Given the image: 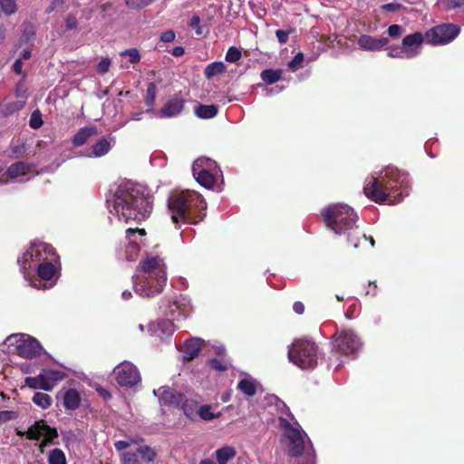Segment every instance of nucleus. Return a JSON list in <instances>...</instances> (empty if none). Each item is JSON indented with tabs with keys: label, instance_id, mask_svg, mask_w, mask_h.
<instances>
[{
	"label": "nucleus",
	"instance_id": "obj_1",
	"mask_svg": "<svg viewBox=\"0 0 464 464\" xmlns=\"http://www.w3.org/2000/svg\"><path fill=\"white\" fill-rule=\"evenodd\" d=\"M109 211L119 220L126 222L135 220L140 222L146 219L152 210L150 197L145 196L141 186L124 182L119 185L113 198L108 200Z\"/></svg>",
	"mask_w": 464,
	"mask_h": 464
},
{
	"label": "nucleus",
	"instance_id": "obj_2",
	"mask_svg": "<svg viewBox=\"0 0 464 464\" xmlns=\"http://www.w3.org/2000/svg\"><path fill=\"white\" fill-rule=\"evenodd\" d=\"M408 177L396 168L389 167L380 177H372L363 187L365 196L372 200L389 204L399 203L407 195Z\"/></svg>",
	"mask_w": 464,
	"mask_h": 464
},
{
	"label": "nucleus",
	"instance_id": "obj_3",
	"mask_svg": "<svg viewBox=\"0 0 464 464\" xmlns=\"http://www.w3.org/2000/svg\"><path fill=\"white\" fill-rule=\"evenodd\" d=\"M166 283L164 260L158 255L146 253L133 276L135 293L142 297H152L162 292Z\"/></svg>",
	"mask_w": 464,
	"mask_h": 464
},
{
	"label": "nucleus",
	"instance_id": "obj_4",
	"mask_svg": "<svg viewBox=\"0 0 464 464\" xmlns=\"http://www.w3.org/2000/svg\"><path fill=\"white\" fill-rule=\"evenodd\" d=\"M168 208L173 223L198 224L206 216L207 203L198 192L183 190L169 196Z\"/></svg>",
	"mask_w": 464,
	"mask_h": 464
},
{
	"label": "nucleus",
	"instance_id": "obj_5",
	"mask_svg": "<svg viewBox=\"0 0 464 464\" xmlns=\"http://www.w3.org/2000/svg\"><path fill=\"white\" fill-rule=\"evenodd\" d=\"M290 418L291 420L283 416L278 417V427L282 431L283 442L288 454L297 457L305 452L308 456L314 457V450L306 433L294 415H290Z\"/></svg>",
	"mask_w": 464,
	"mask_h": 464
},
{
	"label": "nucleus",
	"instance_id": "obj_6",
	"mask_svg": "<svg viewBox=\"0 0 464 464\" xmlns=\"http://www.w3.org/2000/svg\"><path fill=\"white\" fill-rule=\"evenodd\" d=\"M326 226L335 234L341 235L353 229L357 221V215L347 205L334 204L322 210Z\"/></svg>",
	"mask_w": 464,
	"mask_h": 464
},
{
	"label": "nucleus",
	"instance_id": "obj_7",
	"mask_svg": "<svg viewBox=\"0 0 464 464\" xmlns=\"http://www.w3.org/2000/svg\"><path fill=\"white\" fill-rule=\"evenodd\" d=\"M1 350L7 353L18 354L32 359L38 356L42 347L37 340L27 334H17L9 335L1 344Z\"/></svg>",
	"mask_w": 464,
	"mask_h": 464
},
{
	"label": "nucleus",
	"instance_id": "obj_8",
	"mask_svg": "<svg viewBox=\"0 0 464 464\" xmlns=\"http://www.w3.org/2000/svg\"><path fill=\"white\" fill-rule=\"evenodd\" d=\"M288 358L302 369H313L317 364V346L308 339L295 340L288 349Z\"/></svg>",
	"mask_w": 464,
	"mask_h": 464
},
{
	"label": "nucleus",
	"instance_id": "obj_9",
	"mask_svg": "<svg viewBox=\"0 0 464 464\" xmlns=\"http://www.w3.org/2000/svg\"><path fill=\"white\" fill-rule=\"evenodd\" d=\"M192 173L195 179L206 188H214L222 172L217 163L208 158H198L192 165Z\"/></svg>",
	"mask_w": 464,
	"mask_h": 464
},
{
	"label": "nucleus",
	"instance_id": "obj_10",
	"mask_svg": "<svg viewBox=\"0 0 464 464\" xmlns=\"http://www.w3.org/2000/svg\"><path fill=\"white\" fill-rule=\"evenodd\" d=\"M54 256L53 248L45 243L33 244L29 249L18 259L21 269L26 277V270L33 266H38V264L48 260Z\"/></svg>",
	"mask_w": 464,
	"mask_h": 464
},
{
	"label": "nucleus",
	"instance_id": "obj_11",
	"mask_svg": "<svg viewBox=\"0 0 464 464\" xmlns=\"http://www.w3.org/2000/svg\"><path fill=\"white\" fill-rule=\"evenodd\" d=\"M362 341L353 330L347 329L337 332L333 340L334 349L344 355H353L362 348Z\"/></svg>",
	"mask_w": 464,
	"mask_h": 464
},
{
	"label": "nucleus",
	"instance_id": "obj_12",
	"mask_svg": "<svg viewBox=\"0 0 464 464\" xmlns=\"http://www.w3.org/2000/svg\"><path fill=\"white\" fill-rule=\"evenodd\" d=\"M66 377L60 370H44L35 377H26L25 384L34 390L52 391L54 386Z\"/></svg>",
	"mask_w": 464,
	"mask_h": 464
},
{
	"label": "nucleus",
	"instance_id": "obj_13",
	"mask_svg": "<svg viewBox=\"0 0 464 464\" xmlns=\"http://www.w3.org/2000/svg\"><path fill=\"white\" fill-rule=\"evenodd\" d=\"M113 373L117 383L121 387H133L141 381L138 368L128 361L118 364L114 368Z\"/></svg>",
	"mask_w": 464,
	"mask_h": 464
},
{
	"label": "nucleus",
	"instance_id": "obj_14",
	"mask_svg": "<svg viewBox=\"0 0 464 464\" xmlns=\"http://www.w3.org/2000/svg\"><path fill=\"white\" fill-rule=\"evenodd\" d=\"M459 34V28L452 24H443L435 26L426 33L428 43L434 45H443L453 41Z\"/></svg>",
	"mask_w": 464,
	"mask_h": 464
},
{
	"label": "nucleus",
	"instance_id": "obj_15",
	"mask_svg": "<svg viewBox=\"0 0 464 464\" xmlns=\"http://www.w3.org/2000/svg\"><path fill=\"white\" fill-rule=\"evenodd\" d=\"M146 232L144 229L129 228L126 231V258L128 260H135L141 247L144 246V237Z\"/></svg>",
	"mask_w": 464,
	"mask_h": 464
},
{
	"label": "nucleus",
	"instance_id": "obj_16",
	"mask_svg": "<svg viewBox=\"0 0 464 464\" xmlns=\"http://www.w3.org/2000/svg\"><path fill=\"white\" fill-rule=\"evenodd\" d=\"M57 436V430L51 428L43 420L36 421L27 430V438L29 440H39L44 438L40 445L41 448L47 446Z\"/></svg>",
	"mask_w": 464,
	"mask_h": 464
},
{
	"label": "nucleus",
	"instance_id": "obj_17",
	"mask_svg": "<svg viewBox=\"0 0 464 464\" xmlns=\"http://www.w3.org/2000/svg\"><path fill=\"white\" fill-rule=\"evenodd\" d=\"M424 37L421 33L408 34L402 39V47L406 53V59H411L420 53Z\"/></svg>",
	"mask_w": 464,
	"mask_h": 464
},
{
	"label": "nucleus",
	"instance_id": "obj_18",
	"mask_svg": "<svg viewBox=\"0 0 464 464\" xmlns=\"http://www.w3.org/2000/svg\"><path fill=\"white\" fill-rule=\"evenodd\" d=\"M153 394L159 398L161 405L179 407L183 402V394L169 387L155 389Z\"/></svg>",
	"mask_w": 464,
	"mask_h": 464
},
{
	"label": "nucleus",
	"instance_id": "obj_19",
	"mask_svg": "<svg viewBox=\"0 0 464 464\" xmlns=\"http://www.w3.org/2000/svg\"><path fill=\"white\" fill-rule=\"evenodd\" d=\"M389 43L386 37L375 38L369 34H362L358 39L360 49L364 51L375 52L384 48Z\"/></svg>",
	"mask_w": 464,
	"mask_h": 464
},
{
	"label": "nucleus",
	"instance_id": "obj_20",
	"mask_svg": "<svg viewBox=\"0 0 464 464\" xmlns=\"http://www.w3.org/2000/svg\"><path fill=\"white\" fill-rule=\"evenodd\" d=\"M66 410H75L80 406L81 396L77 390L68 389L59 392Z\"/></svg>",
	"mask_w": 464,
	"mask_h": 464
},
{
	"label": "nucleus",
	"instance_id": "obj_21",
	"mask_svg": "<svg viewBox=\"0 0 464 464\" xmlns=\"http://www.w3.org/2000/svg\"><path fill=\"white\" fill-rule=\"evenodd\" d=\"M203 340L200 338H190L184 343L183 353L184 359L187 361L192 360L197 357L203 344Z\"/></svg>",
	"mask_w": 464,
	"mask_h": 464
},
{
	"label": "nucleus",
	"instance_id": "obj_22",
	"mask_svg": "<svg viewBox=\"0 0 464 464\" xmlns=\"http://www.w3.org/2000/svg\"><path fill=\"white\" fill-rule=\"evenodd\" d=\"M183 109V101L179 98L169 100L160 110L162 117H173L179 114Z\"/></svg>",
	"mask_w": 464,
	"mask_h": 464
},
{
	"label": "nucleus",
	"instance_id": "obj_23",
	"mask_svg": "<svg viewBox=\"0 0 464 464\" xmlns=\"http://www.w3.org/2000/svg\"><path fill=\"white\" fill-rule=\"evenodd\" d=\"M121 67L129 68L130 64L138 63L140 61V52L136 48L128 49L120 53Z\"/></svg>",
	"mask_w": 464,
	"mask_h": 464
},
{
	"label": "nucleus",
	"instance_id": "obj_24",
	"mask_svg": "<svg viewBox=\"0 0 464 464\" xmlns=\"http://www.w3.org/2000/svg\"><path fill=\"white\" fill-rule=\"evenodd\" d=\"M97 129L94 126L82 128L74 135L72 143L76 147L83 145L91 137L97 135Z\"/></svg>",
	"mask_w": 464,
	"mask_h": 464
},
{
	"label": "nucleus",
	"instance_id": "obj_25",
	"mask_svg": "<svg viewBox=\"0 0 464 464\" xmlns=\"http://www.w3.org/2000/svg\"><path fill=\"white\" fill-rule=\"evenodd\" d=\"M52 261L53 258L50 257L48 260L38 264L37 271L41 279L48 281L54 276L56 268L53 265Z\"/></svg>",
	"mask_w": 464,
	"mask_h": 464
},
{
	"label": "nucleus",
	"instance_id": "obj_26",
	"mask_svg": "<svg viewBox=\"0 0 464 464\" xmlns=\"http://www.w3.org/2000/svg\"><path fill=\"white\" fill-rule=\"evenodd\" d=\"M237 388L244 394L253 396L256 392L257 382L252 378H244L238 382Z\"/></svg>",
	"mask_w": 464,
	"mask_h": 464
},
{
	"label": "nucleus",
	"instance_id": "obj_27",
	"mask_svg": "<svg viewBox=\"0 0 464 464\" xmlns=\"http://www.w3.org/2000/svg\"><path fill=\"white\" fill-rule=\"evenodd\" d=\"M218 464H227L236 456V450L232 447H223L215 452Z\"/></svg>",
	"mask_w": 464,
	"mask_h": 464
},
{
	"label": "nucleus",
	"instance_id": "obj_28",
	"mask_svg": "<svg viewBox=\"0 0 464 464\" xmlns=\"http://www.w3.org/2000/svg\"><path fill=\"white\" fill-rule=\"evenodd\" d=\"M111 149V143L106 139L99 140L93 146L92 150V154L90 156L93 157H102L107 154Z\"/></svg>",
	"mask_w": 464,
	"mask_h": 464
},
{
	"label": "nucleus",
	"instance_id": "obj_29",
	"mask_svg": "<svg viewBox=\"0 0 464 464\" xmlns=\"http://www.w3.org/2000/svg\"><path fill=\"white\" fill-rule=\"evenodd\" d=\"M221 416L220 412H216L215 408L211 405L199 406L198 411V417L203 420H212Z\"/></svg>",
	"mask_w": 464,
	"mask_h": 464
},
{
	"label": "nucleus",
	"instance_id": "obj_30",
	"mask_svg": "<svg viewBox=\"0 0 464 464\" xmlns=\"http://www.w3.org/2000/svg\"><path fill=\"white\" fill-rule=\"evenodd\" d=\"M225 71L226 65L223 62H214L207 65L204 74L208 79H210L223 73Z\"/></svg>",
	"mask_w": 464,
	"mask_h": 464
},
{
	"label": "nucleus",
	"instance_id": "obj_31",
	"mask_svg": "<svg viewBox=\"0 0 464 464\" xmlns=\"http://www.w3.org/2000/svg\"><path fill=\"white\" fill-rule=\"evenodd\" d=\"M195 113L198 118L210 119L217 115L218 108L215 105H199L195 109Z\"/></svg>",
	"mask_w": 464,
	"mask_h": 464
},
{
	"label": "nucleus",
	"instance_id": "obj_32",
	"mask_svg": "<svg viewBox=\"0 0 464 464\" xmlns=\"http://www.w3.org/2000/svg\"><path fill=\"white\" fill-rule=\"evenodd\" d=\"M267 400H268L269 403H275L276 408L278 413L280 414L279 417L283 416L285 418H287L288 420H291L290 415H293V414L289 411L288 407L283 401L279 400L275 395H270L267 398Z\"/></svg>",
	"mask_w": 464,
	"mask_h": 464
},
{
	"label": "nucleus",
	"instance_id": "obj_33",
	"mask_svg": "<svg viewBox=\"0 0 464 464\" xmlns=\"http://www.w3.org/2000/svg\"><path fill=\"white\" fill-rule=\"evenodd\" d=\"M282 70H264L262 71L260 76L261 79L267 84H273L279 81L282 77Z\"/></svg>",
	"mask_w": 464,
	"mask_h": 464
},
{
	"label": "nucleus",
	"instance_id": "obj_34",
	"mask_svg": "<svg viewBox=\"0 0 464 464\" xmlns=\"http://www.w3.org/2000/svg\"><path fill=\"white\" fill-rule=\"evenodd\" d=\"M29 168L23 162H16L12 164L7 169V175L11 179L18 178L24 175L28 171Z\"/></svg>",
	"mask_w": 464,
	"mask_h": 464
},
{
	"label": "nucleus",
	"instance_id": "obj_35",
	"mask_svg": "<svg viewBox=\"0 0 464 464\" xmlns=\"http://www.w3.org/2000/svg\"><path fill=\"white\" fill-rule=\"evenodd\" d=\"M183 409L184 414L191 419L196 420L198 417V411L199 406L193 401H184L180 405Z\"/></svg>",
	"mask_w": 464,
	"mask_h": 464
},
{
	"label": "nucleus",
	"instance_id": "obj_36",
	"mask_svg": "<svg viewBox=\"0 0 464 464\" xmlns=\"http://www.w3.org/2000/svg\"><path fill=\"white\" fill-rule=\"evenodd\" d=\"M48 464H67L64 452L60 449H53L48 454Z\"/></svg>",
	"mask_w": 464,
	"mask_h": 464
},
{
	"label": "nucleus",
	"instance_id": "obj_37",
	"mask_svg": "<svg viewBox=\"0 0 464 464\" xmlns=\"http://www.w3.org/2000/svg\"><path fill=\"white\" fill-rule=\"evenodd\" d=\"M33 401L42 409H47L52 405V398L47 393L36 392L33 397Z\"/></svg>",
	"mask_w": 464,
	"mask_h": 464
},
{
	"label": "nucleus",
	"instance_id": "obj_38",
	"mask_svg": "<svg viewBox=\"0 0 464 464\" xmlns=\"http://www.w3.org/2000/svg\"><path fill=\"white\" fill-rule=\"evenodd\" d=\"M156 99V85L153 82L149 83L147 92H146V97H145V102L146 105L149 107L150 110H151L154 106Z\"/></svg>",
	"mask_w": 464,
	"mask_h": 464
},
{
	"label": "nucleus",
	"instance_id": "obj_39",
	"mask_svg": "<svg viewBox=\"0 0 464 464\" xmlns=\"http://www.w3.org/2000/svg\"><path fill=\"white\" fill-rule=\"evenodd\" d=\"M137 453L138 455H140L141 458L147 462L153 461L156 457L155 451L149 446L140 447L137 450Z\"/></svg>",
	"mask_w": 464,
	"mask_h": 464
},
{
	"label": "nucleus",
	"instance_id": "obj_40",
	"mask_svg": "<svg viewBox=\"0 0 464 464\" xmlns=\"http://www.w3.org/2000/svg\"><path fill=\"white\" fill-rule=\"evenodd\" d=\"M158 330L162 333L158 334V336L162 338L164 334L170 335L174 332V325L169 320H164L158 324Z\"/></svg>",
	"mask_w": 464,
	"mask_h": 464
},
{
	"label": "nucleus",
	"instance_id": "obj_41",
	"mask_svg": "<svg viewBox=\"0 0 464 464\" xmlns=\"http://www.w3.org/2000/svg\"><path fill=\"white\" fill-rule=\"evenodd\" d=\"M0 5L4 13L8 15L17 10L16 0H0Z\"/></svg>",
	"mask_w": 464,
	"mask_h": 464
},
{
	"label": "nucleus",
	"instance_id": "obj_42",
	"mask_svg": "<svg viewBox=\"0 0 464 464\" xmlns=\"http://www.w3.org/2000/svg\"><path fill=\"white\" fill-rule=\"evenodd\" d=\"M387 51V55L391 58L406 59V53H404L402 45L390 46Z\"/></svg>",
	"mask_w": 464,
	"mask_h": 464
},
{
	"label": "nucleus",
	"instance_id": "obj_43",
	"mask_svg": "<svg viewBox=\"0 0 464 464\" xmlns=\"http://www.w3.org/2000/svg\"><path fill=\"white\" fill-rule=\"evenodd\" d=\"M438 4L446 10H451L462 6L464 0H438Z\"/></svg>",
	"mask_w": 464,
	"mask_h": 464
},
{
	"label": "nucleus",
	"instance_id": "obj_44",
	"mask_svg": "<svg viewBox=\"0 0 464 464\" xmlns=\"http://www.w3.org/2000/svg\"><path fill=\"white\" fill-rule=\"evenodd\" d=\"M121 464H140L137 452H123L121 454Z\"/></svg>",
	"mask_w": 464,
	"mask_h": 464
},
{
	"label": "nucleus",
	"instance_id": "obj_45",
	"mask_svg": "<svg viewBox=\"0 0 464 464\" xmlns=\"http://www.w3.org/2000/svg\"><path fill=\"white\" fill-rule=\"evenodd\" d=\"M242 54L237 47H230L226 53V61L229 63H236L241 58Z\"/></svg>",
	"mask_w": 464,
	"mask_h": 464
},
{
	"label": "nucleus",
	"instance_id": "obj_46",
	"mask_svg": "<svg viewBox=\"0 0 464 464\" xmlns=\"http://www.w3.org/2000/svg\"><path fill=\"white\" fill-rule=\"evenodd\" d=\"M303 62H304V54L302 53H298L293 58V60L291 62H289L288 67L293 72H295L297 69L302 67Z\"/></svg>",
	"mask_w": 464,
	"mask_h": 464
},
{
	"label": "nucleus",
	"instance_id": "obj_47",
	"mask_svg": "<svg viewBox=\"0 0 464 464\" xmlns=\"http://www.w3.org/2000/svg\"><path fill=\"white\" fill-rule=\"evenodd\" d=\"M154 0H125L128 7L132 9H140L147 6Z\"/></svg>",
	"mask_w": 464,
	"mask_h": 464
},
{
	"label": "nucleus",
	"instance_id": "obj_48",
	"mask_svg": "<svg viewBox=\"0 0 464 464\" xmlns=\"http://www.w3.org/2000/svg\"><path fill=\"white\" fill-rule=\"evenodd\" d=\"M18 417L16 411H0V424L5 423L9 420H15Z\"/></svg>",
	"mask_w": 464,
	"mask_h": 464
},
{
	"label": "nucleus",
	"instance_id": "obj_49",
	"mask_svg": "<svg viewBox=\"0 0 464 464\" xmlns=\"http://www.w3.org/2000/svg\"><path fill=\"white\" fill-rule=\"evenodd\" d=\"M43 120L39 111H34L30 118V127L33 129H38L43 125Z\"/></svg>",
	"mask_w": 464,
	"mask_h": 464
},
{
	"label": "nucleus",
	"instance_id": "obj_50",
	"mask_svg": "<svg viewBox=\"0 0 464 464\" xmlns=\"http://www.w3.org/2000/svg\"><path fill=\"white\" fill-rule=\"evenodd\" d=\"M209 365L211 368L217 370V371H226L228 367V362L225 361H220L217 359H213L209 361Z\"/></svg>",
	"mask_w": 464,
	"mask_h": 464
},
{
	"label": "nucleus",
	"instance_id": "obj_51",
	"mask_svg": "<svg viewBox=\"0 0 464 464\" xmlns=\"http://www.w3.org/2000/svg\"><path fill=\"white\" fill-rule=\"evenodd\" d=\"M200 17L198 15H193L189 21V26L195 29V32L198 35H201L203 34V29L199 25Z\"/></svg>",
	"mask_w": 464,
	"mask_h": 464
},
{
	"label": "nucleus",
	"instance_id": "obj_52",
	"mask_svg": "<svg viewBox=\"0 0 464 464\" xmlns=\"http://www.w3.org/2000/svg\"><path fill=\"white\" fill-rule=\"evenodd\" d=\"M111 66V60L108 57L102 58L97 65V71L100 73H105L109 71Z\"/></svg>",
	"mask_w": 464,
	"mask_h": 464
},
{
	"label": "nucleus",
	"instance_id": "obj_53",
	"mask_svg": "<svg viewBox=\"0 0 464 464\" xmlns=\"http://www.w3.org/2000/svg\"><path fill=\"white\" fill-rule=\"evenodd\" d=\"M402 33H403L402 27L398 24L390 25L388 28L389 36L393 37V38L401 36L402 34Z\"/></svg>",
	"mask_w": 464,
	"mask_h": 464
},
{
	"label": "nucleus",
	"instance_id": "obj_54",
	"mask_svg": "<svg viewBox=\"0 0 464 464\" xmlns=\"http://www.w3.org/2000/svg\"><path fill=\"white\" fill-rule=\"evenodd\" d=\"M132 443H134L133 440H118L114 443V447L118 451H122L129 448Z\"/></svg>",
	"mask_w": 464,
	"mask_h": 464
},
{
	"label": "nucleus",
	"instance_id": "obj_55",
	"mask_svg": "<svg viewBox=\"0 0 464 464\" xmlns=\"http://www.w3.org/2000/svg\"><path fill=\"white\" fill-rule=\"evenodd\" d=\"M175 39V33L172 30L161 34L160 40L164 43H171Z\"/></svg>",
	"mask_w": 464,
	"mask_h": 464
},
{
	"label": "nucleus",
	"instance_id": "obj_56",
	"mask_svg": "<svg viewBox=\"0 0 464 464\" xmlns=\"http://www.w3.org/2000/svg\"><path fill=\"white\" fill-rule=\"evenodd\" d=\"M289 34H290L289 31H283V30H277L276 32V35L280 44H285L287 42Z\"/></svg>",
	"mask_w": 464,
	"mask_h": 464
},
{
	"label": "nucleus",
	"instance_id": "obj_57",
	"mask_svg": "<svg viewBox=\"0 0 464 464\" xmlns=\"http://www.w3.org/2000/svg\"><path fill=\"white\" fill-rule=\"evenodd\" d=\"M65 25H66V28L69 30L75 29L78 25L76 17L73 15H69L66 18Z\"/></svg>",
	"mask_w": 464,
	"mask_h": 464
},
{
	"label": "nucleus",
	"instance_id": "obj_58",
	"mask_svg": "<svg viewBox=\"0 0 464 464\" xmlns=\"http://www.w3.org/2000/svg\"><path fill=\"white\" fill-rule=\"evenodd\" d=\"M401 5L398 3H389L382 5V9L388 11V12H396L398 11Z\"/></svg>",
	"mask_w": 464,
	"mask_h": 464
},
{
	"label": "nucleus",
	"instance_id": "obj_59",
	"mask_svg": "<svg viewBox=\"0 0 464 464\" xmlns=\"http://www.w3.org/2000/svg\"><path fill=\"white\" fill-rule=\"evenodd\" d=\"M101 10L102 13H104L105 14H111V12H114V7H113V5L111 3H104L101 5Z\"/></svg>",
	"mask_w": 464,
	"mask_h": 464
},
{
	"label": "nucleus",
	"instance_id": "obj_60",
	"mask_svg": "<svg viewBox=\"0 0 464 464\" xmlns=\"http://www.w3.org/2000/svg\"><path fill=\"white\" fill-rule=\"evenodd\" d=\"M293 309L294 311L298 314H302L304 311V306L303 304V303L301 302H295L294 304H293Z\"/></svg>",
	"mask_w": 464,
	"mask_h": 464
},
{
	"label": "nucleus",
	"instance_id": "obj_61",
	"mask_svg": "<svg viewBox=\"0 0 464 464\" xmlns=\"http://www.w3.org/2000/svg\"><path fill=\"white\" fill-rule=\"evenodd\" d=\"M13 68L16 73H18V74L22 73L23 63H22L21 59H18L14 62Z\"/></svg>",
	"mask_w": 464,
	"mask_h": 464
},
{
	"label": "nucleus",
	"instance_id": "obj_62",
	"mask_svg": "<svg viewBox=\"0 0 464 464\" xmlns=\"http://www.w3.org/2000/svg\"><path fill=\"white\" fill-rule=\"evenodd\" d=\"M184 53V49L180 46H177L173 49L172 51V54L174 56H180Z\"/></svg>",
	"mask_w": 464,
	"mask_h": 464
},
{
	"label": "nucleus",
	"instance_id": "obj_63",
	"mask_svg": "<svg viewBox=\"0 0 464 464\" xmlns=\"http://www.w3.org/2000/svg\"><path fill=\"white\" fill-rule=\"evenodd\" d=\"M131 292L128 290L123 291L121 294V297L123 300H129L131 297Z\"/></svg>",
	"mask_w": 464,
	"mask_h": 464
},
{
	"label": "nucleus",
	"instance_id": "obj_64",
	"mask_svg": "<svg viewBox=\"0 0 464 464\" xmlns=\"http://www.w3.org/2000/svg\"><path fill=\"white\" fill-rule=\"evenodd\" d=\"M199 464H216L214 460L210 459H202Z\"/></svg>",
	"mask_w": 464,
	"mask_h": 464
}]
</instances>
